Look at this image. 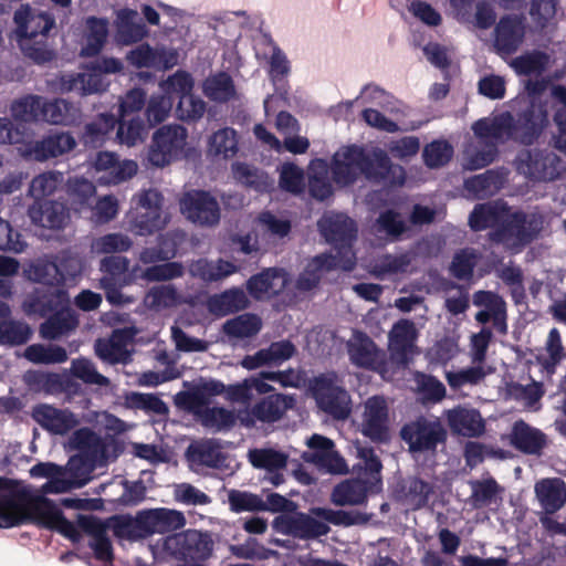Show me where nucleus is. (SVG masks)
I'll list each match as a JSON object with an SVG mask.
<instances>
[{"label":"nucleus","mask_w":566,"mask_h":566,"mask_svg":"<svg viewBox=\"0 0 566 566\" xmlns=\"http://www.w3.org/2000/svg\"><path fill=\"white\" fill-rule=\"evenodd\" d=\"M468 224L474 232L489 230L491 243L517 254L538 239L544 218L538 212L514 209L505 200L496 199L476 203L469 214Z\"/></svg>","instance_id":"nucleus-1"},{"label":"nucleus","mask_w":566,"mask_h":566,"mask_svg":"<svg viewBox=\"0 0 566 566\" xmlns=\"http://www.w3.org/2000/svg\"><path fill=\"white\" fill-rule=\"evenodd\" d=\"M331 177L340 188L354 185L360 177L374 185L401 187L406 182V170L394 164L382 148L367 150L364 146L352 144L333 155Z\"/></svg>","instance_id":"nucleus-2"},{"label":"nucleus","mask_w":566,"mask_h":566,"mask_svg":"<svg viewBox=\"0 0 566 566\" xmlns=\"http://www.w3.org/2000/svg\"><path fill=\"white\" fill-rule=\"evenodd\" d=\"M548 125V113L541 106L531 104L513 115L505 111L492 119L480 118L472 125L475 137H493L502 143L512 140L531 146L538 140Z\"/></svg>","instance_id":"nucleus-3"},{"label":"nucleus","mask_w":566,"mask_h":566,"mask_svg":"<svg viewBox=\"0 0 566 566\" xmlns=\"http://www.w3.org/2000/svg\"><path fill=\"white\" fill-rule=\"evenodd\" d=\"M13 21L15 41L25 59L41 66L56 60L54 38L51 35L55 29L52 13L22 4L14 11Z\"/></svg>","instance_id":"nucleus-4"},{"label":"nucleus","mask_w":566,"mask_h":566,"mask_svg":"<svg viewBox=\"0 0 566 566\" xmlns=\"http://www.w3.org/2000/svg\"><path fill=\"white\" fill-rule=\"evenodd\" d=\"M12 496L13 504L10 507V517L14 521L12 527L36 522L46 528L57 531L72 542L80 541V526L67 520L50 499L34 497L25 489H13Z\"/></svg>","instance_id":"nucleus-5"},{"label":"nucleus","mask_w":566,"mask_h":566,"mask_svg":"<svg viewBox=\"0 0 566 566\" xmlns=\"http://www.w3.org/2000/svg\"><path fill=\"white\" fill-rule=\"evenodd\" d=\"M308 391L319 410L336 420H345L352 412V399L335 371L314 376L308 382Z\"/></svg>","instance_id":"nucleus-6"},{"label":"nucleus","mask_w":566,"mask_h":566,"mask_svg":"<svg viewBox=\"0 0 566 566\" xmlns=\"http://www.w3.org/2000/svg\"><path fill=\"white\" fill-rule=\"evenodd\" d=\"M319 231L325 240L336 250L340 269L352 271L356 265L353 243L357 238V227L353 219L344 213L324 217L318 222Z\"/></svg>","instance_id":"nucleus-7"},{"label":"nucleus","mask_w":566,"mask_h":566,"mask_svg":"<svg viewBox=\"0 0 566 566\" xmlns=\"http://www.w3.org/2000/svg\"><path fill=\"white\" fill-rule=\"evenodd\" d=\"M164 196L156 189L137 195L135 211L129 220V229L140 237L151 235L168 224L169 214L164 212Z\"/></svg>","instance_id":"nucleus-8"},{"label":"nucleus","mask_w":566,"mask_h":566,"mask_svg":"<svg viewBox=\"0 0 566 566\" xmlns=\"http://www.w3.org/2000/svg\"><path fill=\"white\" fill-rule=\"evenodd\" d=\"M214 541L210 532L186 530L165 538L164 549L175 559L205 562L213 553Z\"/></svg>","instance_id":"nucleus-9"},{"label":"nucleus","mask_w":566,"mask_h":566,"mask_svg":"<svg viewBox=\"0 0 566 566\" xmlns=\"http://www.w3.org/2000/svg\"><path fill=\"white\" fill-rule=\"evenodd\" d=\"M400 437L408 444L410 452H428L444 443L448 434L438 418L418 416L401 427Z\"/></svg>","instance_id":"nucleus-10"},{"label":"nucleus","mask_w":566,"mask_h":566,"mask_svg":"<svg viewBox=\"0 0 566 566\" xmlns=\"http://www.w3.org/2000/svg\"><path fill=\"white\" fill-rule=\"evenodd\" d=\"M187 129L180 125H164L151 139L148 160L153 166L165 167L181 158L187 140Z\"/></svg>","instance_id":"nucleus-11"},{"label":"nucleus","mask_w":566,"mask_h":566,"mask_svg":"<svg viewBox=\"0 0 566 566\" xmlns=\"http://www.w3.org/2000/svg\"><path fill=\"white\" fill-rule=\"evenodd\" d=\"M296 399L293 395L270 392L258 396L248 406L247 413L240 420L245 427H254L256 422L274 423L281 420L287 410L294 408Z\"/></svg>","instance_id":"nucleus-12"},{"label":"nucleus","mask_w":566,"mask_h":566,"mask_svg":"<svg viewBox=\"0 0 566 566\" xmlns=\"http://www.w3.org/2000/svg\"><path fill=\"white\" fill-rule=\"evenodd\" d=\"M129 260L126 256L109 255L101 260L99 270L103 276L99 286L112 305H124L130 300L122 293V289L130 283L128 274Z\"/></svg>","instance_id":"nucleus-13"},{"label":"nucleus","mask_w":566,"mask_h":566,"mask_svg":"<svg viewBox=\"0 0 566 566\" xmlns=\"http://www.w3.org/2000/svg\"><path fill=\"white\" fill-rule=\"evenodd\" d=\"M181 213L192 223L213 227L220 221L221 210L218 200L209 191L192 189L179 200Z\"/></svg>","instance_id":"nucleus-14"},{"label":"nucleus","mask_w":566,"mask_h":566,"mask_svg":"<svg viewBox=\"0 0 566 566\" xmlns=\"http://www.w3.org/2000/svg\"><path fill=\"white\" fill-rule=\"evenodd\" d=\"M76 147L72 134L65 132L50 133L38 140L23 143L19 147L21 156L27 160L43 163L69 154Z\"/></svg>","instance_id":"nucleus-15"},{"label":"nucleus","mask_w":566,"mask_h":566,"mask_svg":"<svg viewBox=\"0 0 566 566\" xmlns=\"http://www.w3.org/2000/svg\"><path fill=\"white\" fill-rule=\"evenodd\" d=\"M559 157L553 151L530 149L517 156V169L534 181H553L559 176Z\"/></svg>","instance_id":"nucleus-16"},{"label":"nucleus","mask_w":566,"mask_h":566,"mask_svg":"<svg viewBox=\"0 0 566 566\" xmlns=\"http://www.w3.org/2000/svg\"><path fill=\"white\" fill-rule=\"evenodd\" d=\"M274 528L281 534L303 541L316 539L331 532L325 521H319L304 512L275 517Z\"/></svg>","instance_id":"nucleus-17"},{"label":"nucleus","mask_w":566,"mask_h":566,"mask_svg":"<svg viewBox=\"0 0 566 566\" xmlns=\"http://www.w3.org/2000/svg\"><path fill=\"white\" fill-rule=\"evenodd\" d=\"M360 432L373 442H387L389 434V410L382 396H373L364 405Z\"/></svg>","instance_id":"nucleus-18"},{"label":"nucleus","mask_w":566,"mask_h":566,"mask_svg":"<svg viewBox=\"0 0 566 566\" xmlns=\"http://www.w3.org/2000/svg\"><path fill=\"white\" fill-rule=\"evenodd\" d=\"M348 355L353 365L379 374L387 371V355L365 333L358 332L348 343Z\"/></svg>","instance_id":"nucleus-19"},{"label":"nucleus","mask_w":566,"mask_h":566,"mask_svg":"<svg viewBox=\"0 0 566 566\" xmlns=\"http://www.w3.org/2000/svg\"><path fill=\"white\" fill-rule=\"evenodd\" d=\"M510 446L526 455L541 457L548 447V436L523 419L516 420L509 433Z\"/></svg>","instance_id":"nucleus-20"},{"label":"nucleus","mask_w":566,"mask_h":566,"mask_svg":"<svg viewBox=\"0 0 566 566\" xmlns=\"http://www.w3.org/2000/svg\"><path fill=\"white\" fill-rule=\"evenodd\" d=\"M277 371L262 370L256 376L243 379L241 382L228 386L227 398L232 402L250 403L258 396L276 392L266 380L277 382Z\"/></svg>","instance_id":"nucleus-21"},{"label":"nucleus","mask_w":566,"mask_h":566,"mask_svg":"<svg viewBox=\"0 0 566 566\" xmlns=\"http://www.w3.org/2000/svg\"><path fill=\"white\" fill-rule=\"evenodd\" d=\"M77 522L80 530L92 537L88 546L93 549L95 558L113 566L114 552L107 535L109 523L94 515H78Z\"/></svg>","instance_id":"nucleus-22"},{"label":"nucleus","mask_w":566,"mask_h":566,"mask_svg":"<svg viewBox=\"0 0 566 566\" xmlns=\"http://www.w3.org/2000/svg\"><path fill=\"white\" fill-rule=\"evenodd\" d=\"M525 36V25L522 18L506 14L500 18L494 28V48L500 55L515 53Z\"/></svg>","instance_id":"nucleus-23"},{"label":"nucleus","mask_w":566,"mask_h":566,"mask_svg":"<svg viewBox=\"0 0 566 566\" xmlns=\"http://www.w3.org/2000/svg\"><path fill=\"white\" fill-rule=\"evenodd\" d=\"M187 241V232L181 229H171L157 237L155 247L143 248L138 261L143 264L170 261L178 254L179 249Z\"/></svg>","instance_id":"nucleus-24"},{"label":"nucleus","mask_w":566,"mask_h":566,"mask_svg":"<svg viewBox=\"0 0 566 566\" xmlns=\"http://www.w3.org/2000/svg\"><path fill=\"white\" fill-rule=\"evenodd\" d=\"M31 222L49 230H62L70 220L67 207L55 200H35L28 209Z\"/></svg>","instance_id":"nucleus-25"},{"label":"nucleus","mask_w":566,"mask_h":566,"mask_svg":"<svg viewBox=\"0 0 566 566\" xmlns=\"http://www.w3.org/2000/svg\"><path fill=\"white\" fill-rule=\"evenodd\" d=\"M69 306V294L62 287L36 289L23 303L28 314L46 317Z\"/></svg>","instance_id":"nucleus-26"},{"label":"nucleus","mask_w":566,"mask_h":566,"mask_svg":"<svg viewBox=\"0 0 566 566\" xmlns=\"http://www.w3.org/2000/svg\"><path fill=\"white\" fill-rule=\"evenodd\" d=\"M432 493L433 485L415 475L401 479L394 489L395 500L413 511L424 507Z\"/></svg>","instance_id":"nucleus-27"},{"label":"nucleus","mask_w":566,"mask_h":566,"mask_svg":"<svg viewBox=\"0 0 566 566\" xmlns=\"http://www.w3.org/2000/svg\"><path fill=\"white\" fill-rule=\"evenodd\" d=\"M287 279L283 270L268 268L247 281V291L256 301L277 296L286 286Z\"/></svg>","instance_id":"nucleus-28"},{"label":"nucleus","mask_w":566,"mask_h":566,"mask_svg":"<svg viewBox=\"0 0 566 566\" xmlns=\"http://www.w3.org/2000/svg\"><path fill=\"white\" fill-rule=\"evenodd\" d=\"M446 420L453 434L476 438L485 430V422L474 408L457 406L446 411Z\"/></svg>","instance_id":"nucleus-29"},{"label":"nucleus","mask_w":566,"mask_h":566,"mask_svg":"<svg viewBox=\"0 0 566 566\" xmlns=\"http://www.w3.org/2000/svg\"><path fill=\"white\" fill-rule=\"evenodd\" d=\"M32 417L44 430L53 434H66L78 424L72 411L50 405L34 407Z\"/></svg>","instance_id":"nucleus-30"},{"label":"nucleus","mask_w":566,"mask_h":566,"mask_svg":"<svg viewBox=\"0 0 566 566\" xmlns=\"http://www.w3.org/2000/svg\"><path fill=\"white\" fill-rule=\"evenodd\" d=\"M94 167L97 171H104L99 179L106 184L117 185L130 179L137 174V164L134 160L119 161L118 156L111 151H99L96 155Z\"/></svg>","instance_id":"nucleus-31"},{"label":"nucleus","mask_w":566,"mask_h":566,"mask_svg":"<svg viewBox=\"0 0 566 566\" xmlns=\"http://www.w3.org/2000/svg\"><path fill=\"white\" fill-rule=\"evenodd\" d=\"M337 268L340 269L337 255L331 253L318 254L307 262L304 271L296 280V286L301 291H311L319 284L324 272H329Z\"/></svg>","instance_id":"nucleus-32"},{"label":"nucleus","mask_w":566,"mask_h":566,"mask_svg":"<svg viewBox=\"0 0 566 566\" xmlns=\"http://www.w3.org/2000/svg\"><path fill=\"white\" fill-rule=\"evenodd\" d=\"M149 536L166 534L182 528L186 525L184 513L165 507L144 510Z\"/></svg>","instance_id":"nucleus-33"},{"label":"nucleus","mask_w":566,"mask_h":566,"mask_svg":"<svg viewBox=\"0 0 566 566\" xmlns=\"http://www.w3.org/2000/svg\"><path fill=\"white\" fill-rule=\"evenodd\" d=\"M371 483L360 478L347 479L338 483L332 492L331 500L335 505H359L367 500Z\"/></svg>","instance_id":"nucleus-34"},{"label":"nucleus","mask_w":566,"mask_h":566,"mask_svg":"<svg viewBox=\"0 0 566 566\" xmlns=\"http://www.w3.org/2000/svg\"><path fill=\"white\" fill-rule=\"evenodd\" d=\"M249 298L241 289H230L208 298V311L219 317L245 310Z\"/></svg>","instance_id":"nucleus-35"},{"label":"nucleus","mask_w":566,"mask_h":566,"mask_svg":"<svg viewBox=\"0 0 566 566\" xmlns=\"http://www.w3.org/2000/svg\"><path fill=\"white\" fill-rule=\"evenodd\" d=\"M390 350L391 358L406 364L407 353L412 347L417 338V329L415 323L409 319H400L390 332Z\"/></svg>","instance_id":"nucleus-36"},{"label":"nucleus","mask_w":566,"mask_h":566,"mask_svg":"<svg viewBox=\"0 0 566 566\" xmlns=\"http://www.w3.org/2000/svg\"><path fill=\"white\" fill-rule=\"evenodd\" d=\"M535 492L547 514H554L566 502V485L560 479H546L537 482Z\"/></svg>","instance_id":"nucleus-37"},{"label":"nucleus","mask_w":566,"mask_h":566,"mask_svg":"<svg viewBox=\"0 0 566 566\" xmlns=\"http://www.w3.org/2000/svg\"><path fill=\"white\" fill-rule=\"evenodd\" d=\"M479 145L465 150L464 168L468 170H478L488 167L499 157V143L493 137H476Z\"/></svg>","instance_id":"nucleus-38"},{"label":"nucleus","mask_w":566,"mask_h":566,"mask_svg":"<svg viewBox=\"0 0 566 566\" xmlns=\"http://www.w3.org/2000/svg\"><path fill=\"white\" fill-rule=\"evenodd\" d=\"M187 458L193 464L214 469L220 468L226 459L220 444L212 439L191 443L187 449Z\"/></svg>","instance_id":"nucleus-39"},{"label":"nucleus","mask_w":566,"mask_h":566,"mask_svg":"<svg viewBox=\"0 0 566 566\" xmlns=\"http://www.w3.org/2000/svg\"><path fill=\"white\" fill-rule=\"evenodd\" d=\"M46 317V321L40 326V334L45 339H57L62 335L75 329L78 324V319L70 306L56 311V313Z\"/></svg>","instance_id":"nucleus-40"},{"label":"nucleus","mask_w":566,"mask_h":566,"mask_svg":"<svg viewBox=\"0 0 566 566\" xmlns=\"http://www.w3.org/2000/svg\"><path fill=\"white\" fill-rule=\"evenodd\" d=\"M109 521L113 533L118 538L138 541L149 537L143 511L138 512L135 517L114 515Z\"/></svg>","instance_id":"nucleus-41"},{"label":"nucleus","mask_w":566,"mask_h":566,"mask_svg":"<svg viewBox=\"0 0 566 566\" xmlns=\"http://www.w3.org/2000/svg\"><path fill=\"white\" fill-rule=\"evenodd\" d=\"M117 33L126 44L142 41L148 34V30L138 13L133 9H122L117 13Z\"/></svg>","instance_id":"nucleus-42"},{"label":"nucleus","mask_w":566,"mask_h":566,"mask_svg":"<svg viewBox=\"0 0 566 566\" xmlns=\"http://www.w3.org/2000/svg\"><path fill=\"white\" fill-rule=\"evenodd\" d=\"M127 62L136 69H169L165 51H158L148 43H142L126 55Z\"/></svg>","instance_id":"nucleus-43"},{"label":"nucleus","mask_w":566,"mask_h":566,"mask_svg":"<svg viewBox=\"0 0 566 566\" xmlns=\"http://www.w3.org/2000/svg\"><path fill=\"white\" fill-rule=\"evenodd\" d=\"M237 272V266L223 259L217 262L207 259H199L191 264L192 275L206 282H216Z\"/></svg>","instance_id":"nucleus-44"},{"label":"nucleus","mask_w":566,"mask_h":566,"mask_svg":"<svg viewBox=\"0 0 566 566\" xmlns=\"http://www.w3.org/2000/svg\"><path fill=\"white\" fill-rule=\"evenodd\" d=\"M203 93L213 102L227 103L237 92L232 77L227 72H219L205 81Z\"/></svg>","instance_id":"nucleus-45"},{"label":"nucleus","mask_w":566,"mask_h":566,"mask_svg":"<svg viewBox=\"0 0 566 566\" xmlns=\"http://www.w3.org/2000/svg\"><path fill=\"white\" fill-rule=\"evenodd\" d=\"M464 186L479 198L492 196L502 188L503 175L495 169H488L483 174L468 178Z\"/></svg>","instance_id":"nucleus-46"},{"label":"nucleus","mask_w":566,"mask_h":566,"mask_svg":"<svg viewBox=\"0 0 566 566\" xmlns=\"http://www.w3.org/2000/svg\"><path fill=\"white\" fill-rule=\"evenodd\" d=\"M491 369H485L483 365H472L455 371H446V380L453 391H458L465 386L474 387L482 384Z\"/></svg>","instance_id":"nucleus-47"},{"label":"nucleus","mask_w":566,"mask_h":566,"mask_svg":"<svg viewBox=\"0 0 566 566\" xmlns=\"http://www.w3.org/2000/svg\"><path fill=\"white\" fill-rule=\"evenodd\" d=\"M312 515L336 526L363 525L368 523L369 516L358 511H343L327 507L311 509Z\"/></svg>","instance_id":"nucleus-48"},{"label":"nucleus","mask_w":566,"mask_h":566,"mask_svg":"<svg viewBox=\"0 0 566 566\" xmlns=\"http://www.w3.org/2000/svg\"><path fill=\"white\" fill-rule=\"evenodd\" d=\"M12 117L21 123H31L42 120L43 118V98L38 95H28L11 104Z\"/></svg>","instance_id":"nucleus-49"},{"label":"nucleus","mask_w":566,"mask_h":566,"mask_svg":"<svg viewBox=\"0 0 566 566\" xmlns=\"http://www.w3.org/2000/svg\"><path fill=\"white\" fill-rule=\"evenodd\" d=\"M262 328V321L256 314L245 313L228 319L223 324V332L235 338H248L255 336Z\"/></svg>","instance_id":"nucleus-50"},{"label":"nucleus","mask_w":566,"mask_h":566,"mask_svg":"<svg viewBox=\"0 0 566 566\" xmlns=\"http://www.w3.org/2000/svg\"><path fill=\"white\" fill-rule=\"evenodd\" d=\"M86 43L82 48L81 54L84 56H95L103 49L107 34V21L105 19L90 17L87 19Z\"/></svg>","instance_id":"nucleus-51"},{"label":"nucleus","mask_w":566,"mask_h":566,"mask_svg":"<svg viewBox=\"0 0 566 566\" xmlns=\"http://www.w3.org/2000/svg\"><path fill=\"white\" fill-rule=\"evenodd\" d=\"M374 228L378 234H384L390 241L399 240L408 229L400 213L392 209L381 211L374 223Z\"/></svg>","instance_id":"nucleus-52"},{"label":"nucleus","mask_w":566,"mask_h":566,"mask_svg":"<svg viewBox=\"0 0 566 566\" xmlns=\"http://www.w3.org/2000/svg\"><path fill=\"white\" fill-rule=\"evenodd\" d=\"M480 258V253L473 248L461 249L453 255L450 273L457 280H470L473 276L474 269Z\"/></svg>","instance_id":"nucleus-53"},{"label":"nucleus","mask_w":566,"mask_h":566,"mask_svg":"<svg viewBox=\"0 0 566 566\" xmlns=\"http://www.w3.org/2000/svg\"><path fill=\"white\" fill-rule=\"evenodd\" d=\"M32 329L25 322L14 319L0 321V344L9 346L23 345L30 340Z\"/></svg>","instance_id":"nucleus-54"},{"label":"nucleus","mask_w":566,"mask_h":566,"mask_svg":"<svg viewBox=\"0 0 566 566\" xmlns=\"http://www.w3.org/2000/svg\"><path fill=\"white\" fill-rule=\"evenodd\" d=\"M209 153L223 158H232L238 153L237 132L226 127L213 133L209 139Z\"/></svg>","instance_id":"nucleus-55"},{"label":"nucleus","mask_w":566,"mask_h":566,"mask_svg":"<svg viewBox=\"0 0 566 566\" xmlns=\"http://www.w3.org/2000/svg\"><path fill=\"white\" fill-rule=\"evenodd\" d=\"M249 461L256 469L268 472L285 469L287 455L273 449H253L249 451Z\"/></svg>","instance_id":"nucleus-56"},{"label":"nucleus","mask_w":566,"mask_h":566,"mask_svg":"<svg viewBox=\"0 0 566 566\" xmlns=\"http://www.w3.org/2000/svg\"><path fill=\"white\" fill-rule=\"evenodd\" d=\"M158 263H148L140 274V277L147 282H165L179 279L185 274V266L181 262L161 261Z\"/></svg>","instance_id":"nucleus-57"},{"label":"nucleus","mask_w":566,"mask_h":566,"mask_svg":"<svg viewBox=\"0 0 566 566\" xmlns=\"http://www.w3.org/2000/svg\"><path fill=\"white\" fill-rule=\"evenodd\" d=\"M470 485L472 489L470 501L474 509L489 506L501 491L500 485L493 478L473 480L470 481Z\"/></svg>","instance_id":"nucleus-58"},{"label":"nucleus","mask_w":566,"mask_h":566,"mask_svg":"<svg viewBox=\"0 0 566 566\" xmlns=\"http://www.w3.org/2000/svg\"><path fill=\"white\" fill-rule=\"evenodd\" d=\"M70 446L72 449L92 457H96L104 447L101 437L90 428L75 430L70 438Z\"/></svg>","instance_id":"nucleus-59"},{"label":"nucleus","mask_w":566,"mask_h":566,"mask_svg":"<svg viewBox=\"0 0 566 566\" xmlns=\"http://www.w3.org/2000/svg\"><path fill=\"white\" fill-rule=\"evenodd\" d=\"M147 133L145 120L140 116L118 117L117 137L120 143L135 145Z\"/></svg>","instance_id":"nucleus-60"},{"label":"nucleus","mask_w":566,"mask_h":566,"mask_svg":"<svg viewBox=\"0 0 566 566\" xmlns=\"http://www.w3.org/2000/svg\"><path fill=\"white\" fill-rule=\"evenodd\" d=\"M71 373L86 385L107 387L111 384L106 376L96 370L94 363L85 357L76 358L72 361Z\"/></svg>","instance_id":"nucleus-61"},{"label":"nucleus","mask_w":566,"mask_h":566,"mask_svg":"<svg viewBox=\"0 0 566 566\" xmlns=\"http://www.w3.org/2000/svg\"><path fill=\"white\" fill-rule=\"evenodd\" d=\"M59 269L56 262L39 261L32 266L31 277L45 287H61L64 284V277Z\"/></svg>","instance_id":"nucleus-62"},{"label":"nucleus","mask_w":566,"mask_h":566,"mask_svg":"<svg viewBox=\"0 0 566 566\" xmlns=\"http://www.w3.org/2000/svg\"><path fill=\"white\" fill-rule=\"evenodd\" d=\"M94 349L102 360L112 365L127 364L130 358V354L125 349V346L113 338L97 339Z\"/></svg>","instance_id":"nucleus-63"},{"label":"nucleus","mask_w":566,"mask_h":566,"mask_svg":"<svg viewBox=\"0 0 566 566\" xmlns=\"http://www.w3.org/2000/svg\"><path fill=\"white\" fill-rule=\"evenodd\" d=\"M453 155L452 146L446 140H433L422 151L423 163L428 168H440L447 165Z\"/></svg>","instance_id":"nucleus-64"}]
</instances>
